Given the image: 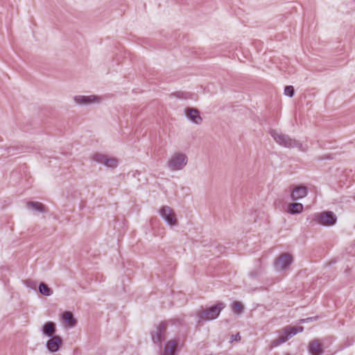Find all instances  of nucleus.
Wrapping results in <instances>:
<instances>
[{"label": "nucleus", "instance_id": "f03ea898", "mask_svg": "<svg viewBox=\"0 0 355 355\" xmlns=\"http://www.w3.org/2000/svg\"><path fill=\"white\" fill-rule=\"evenodd\" d=\"M188 163L187 155L182 152H176L171 155L166 162V166L171 171L182 170Z\"/></svg>", "mask_w": 355, "mask_h": 355}, {"label": "nucleus", "instance_id": "f3484780", "mask_svg": "<svg viewBox=\"0 0 355 355\" xmlns=\"http://www.w3.org/2000/svg\"><path fill=\"white\" fill-rule=\"evenodd\" d=\"M304 206L302 203L292 202L289 203L286 208V211L292 215L299 214L303 211Z\"/></svg>", "mask_w": 355, "mask_h": 355}, {"label": "nucleus", "instance_id": "393cba45", "mask_svg": "<svg viewBox=\"0 0 355 355\" xmlns=\"http://www.w3.org/2000/svg\"><path fill=\"white\" fill-rule=\"evenodd\" d=\"M29 283H31V282H30V281H26V282H25V284H26L27 286H29Z\"/></svg>", "mask_w": 355, "mask_h": 355}, {"label": "nucleus", "instance_id": "f8f14e48", "mask_svg": "<svg viewBox=\"0 0 355 355\" xmlns=\"http://www.w3.org/2000/svg\"><path fill=\"white\" fill-rule=\"evenodd\" d=\"M308 194V189L305 186H295L291 187V198L293 201H297Z\"/></svg>", "mask_w": 355, "mask_h": 355}, {"label": "nucleus", "instance_id": "412c9836", "mask_svg": "<svg viewBox=\"0 0 355 355\" xmlns=\"http://www.w3.org/2000/svg\"><path fill=\"white\" fill-rule=\"evenodd\" d=\"M39 291L44 296H51L53 294V290L46 284L41 283L39 286Z\"/></svg>", "mask_w": 355, "mask_h": 355}, {"label": "nucleus", "instance_id": "f257e3e1", "mask_svg": "<svg viewBox=\"0 0 355 355\" xmlns=\"http://www.w3.org/2000/svg\"><path fill=\"white\" fill-rule=\"evenodd\" d=\"M304 330V327L302 326L298 327H286L282 329L281 331V336L272 341H271L270 344V347L271 349L277 347L282 344L286 343L289 339H291L293 336L296 335L297 333L302 332Z\"/></svg>", "mask_w": 355, "mask_h": 355}, {"label": "nucleus", "instance_id": "4468645a", "mask_svg": "<svg viewBox=\"0 0 355 355\" xmlns=\"http://www.w3.org/2000/svg\"><path fill=\"white\" fill-rule=\"evenodd\" d=\"M178 345V339H171L166 341L164 345L161 355H175Z\"/></svg>", "mask_w": 355, "mask_h": 355}, {"label": "nucleus", "instance_id": "a211bd4d", "mask_svg": "<svg viewBox=\"0 0 355 355\" xmlns=\"http://www.w3.org/2000/svg\"><path fill=\"white\" fill-rule=\"evenodd\" d=\"M42 332L47 336H53L55 333V324L53 322H46L42 327Z\"/></svg>", "mask_w": 355, "mask_h": 355}, {"label": "nucleus", "instance_id": "20e7f679", "mask_svg": "<svg viewBox=\"0 0 355 355\" xmlns=\"http://www.w3.org/2000/svg\"><path fill=\"white\" fill-rule=\"evenodd\" d=\"M270 135L275 141L279 145L286 148H301V144L296 140L291 139L289 136L278 132L272 130L270 131Z\"/></svg>", "mask_w": 355, "mask_h": 355}, {"label": "nucleus", "instance_id": "39448f33", "mask_svg": "<svg viewBox=\"0 0 355 355\" xmlns=\"http://www.w3.org/2000/svg\"><path fill=\"white\" fill-rule=\"evenodd\" d=\"M91 159L96 163L104 164L111 168H115L119 165V159L116 157L104 155L101 153H94L91 155Z\"/></svg>", "mask_w": 355, "mask_h": 355}, {"label": "nucleus", "instance_id": "6e6552de", "mask_svg": "<svg viewBox=\"0 0 355 355\" xmlns=\"http://www.w3.org/2000/svg\"><path fill=\"white\" fill-rule=\"evenodd\" d=\"M314 220L320 225L332 226L336 224L337 218L332 211H323L315 214Z\"/></svg>", "mask_w": 355, "mask_h": 355}, {"label": "nucleus", "instance_id": "7ed1b4c3", "mask_svg": "<svg viewBox=\"0 0 355 355\" xmlns=\"http://www.w3.org/2000/svg\"><path fill=\"white\" fill-rule=\"evenodd\" d=\"M225 307L223 302H218L209 309L201 310L198 312V321H208L218 318L220 311Z\"/></svg>", "mask_w": 355, "mask_h": 355}, {"label": "nucleus", "instance_id": "423d86ee", "mask_svg": "<svg viewBox=\"0 0 355 355\" xmlns=\"http://www.w3.org/2000/svg\"><path fill=\"white\" fill-rule=\"evenodd\" d=\"M293 261V257L288 253L281 254L273 263L274 268L277 272L286 271Z\"/></svg>", "mask_w": 355, "mask_h": 355}, {"label": "nucleus", "instance_id": "6ab92c4d", "mask_svg": "<svg viewBox=\"0 0 355 355\" xmlns=\"http://www.w3.org/2000/svg\"><path fill=\"white\" fill-rule=\"evenodd\" d=\"M26 207L28 209L43 213L45 211L44 206L39 202H28L26 203Z\"/></svg>", "mask_w": 355, "mask_h": 355}, {"label": "nucleus", "instance_id": "9b49d317", "mask_svg": "<svg viewBox=\"0 0 355 355\" xmlns=\"http://www.w3.org/2000/svg\"><path fill=\"white\" fill-rule=\"evenodd\" d=\"M62 345V339L60 336H53L51 337L46 343V349L51 353H55L59 351Z\"/></svg>", "mask_w": 355, "mask_h": 355}, {"label": "nucleus", "instance_id": "5701e85b", "mask_svg": "<svg viewBox=\"0 0 355 355\" xmlns=\"http://www.w3.org/2000/svg\"><path fill=\"white\" fill-rule=\"evenodd\" d=\"M241 340V336H240L239 333L236 334V335L232 336V341H233V340L238 341V340Z\"/></svg>", "mask_w": 355, "mask_h": 355}, {"label": "nucleus", "instance_id": "0eeeda50", "mask_svg": "<svg viewBox=\"0 0 355 355\" xmlns=\"http://www.w3.org/2000/svg\"><path fill=\"white\" fill-rule=\"evenodd\" d=\"M159 214L162 219L171 227L178 225V220L174 210L169 206H163L159 210Z\"/></svg>", "mask_w": 355, "mask_h": 355}, {"label": "nucleus", "instance_id": "9d476101", "mask_svg": "<svg viewBox=\"0 0 355 355\" xmlns=\"http://www.w3.org/2000/svg\"><path fill=\"white\" fill-rule=\"evenodd\" d=\"M168 322L164 321L157 325L151 332L152 340L154 343L160 344L164 337Z\"/></svg>", "mask_w": 355, "mask_h": 355}, {"label": "nucleus", "instance_id": "aec40b11", "mask_svg": "<svg viewBox=\"0 0 355 355\" xmlns=\"http://www.w3.org/2000/svg\"><path fill=\"white\" fill-rule=\"evenodd\" d=\"M231 309L234 313L241 314L244 310V306L241 302L235 301L231 304Z\"/></svg>", "mask_w": 355, "mask_h": 355}, {"label": "nucleus", "instance_id": "4be33fe9", "mask_svg": "<svg viewBox=\"0 0 355 355\" xmlns=\"http://www.w3.org/2000/svg\"><path fill=\"white\" fill-rule=\"evenodd\" d=\"M284 94L289 97H292L294 95V88L293 86H286L284 89Z\"/></svg>", "mask_w": 355, "mask_h": 355}, {"label": "nucleus", "instance_id": "1a4fd4ad", "mask_svg": "<svg viewBox=\"0 0 355 355\" xmlns=\"http://www.w3.org/2000/svg\"><path fill=\"white\" fill-rule=\"evenodd\" d=\"M73 99L76 105L85 106L99 104L102 101V97L96 95H76Z\"/></svg>", "mask_w": 355, "mask_h": 355}, {"label": "nucleus", "instance_id": "dca6fc26", "mask_svg": "<svg viewBox=\"0 0 355 355\" xmlns=\"http://www.w3.org/2000/svg\"><path fill=\"white\" fill-rule=\"evenodd\" d=\"M61 318L65 327L73 328L77 324V320L73 317V313L70 311L63 312L61 315Z\"/></svg>", "mask_w": 355, "mask_h": 355}, {"label": "nucleus", "instance_id": "2eb2a0df", "mask_svg": "<svg viewBox=\"0 0 355 355\" xmlns=\"http://www.w3.org/2000/svg\"><path fill=\"white\" fill-rule=\"evenodd\" d=\"M309 352L311 355H322L324 352L322 343L319 340L310 342Z\"/></svg>", "mask_w": 355, "mask_h": 355}, {"label": "nucleus", "instance_id": "ddd939ff", "mask_svg": "<svg viewBox=\"0 0 355 355\" xmlns=\"http://www.w3.org/2000/svg\"><path fill=\"white\" fill-rule=\"evenodd\" d=\"M184 114L191 122L199 125L202 123V119L199 111L196 108H187L184 110Z\"/></svg>", "mask_w": 355, "mask_h": 355}, {"label": "nucleus", "instance_id": "b1692460", "mask_svg": "<svg viewBox=\"0 0 355 355\" xmlns=\"http://www.w3.org/2000/svg\"><path fill=\"white\" fill-rule=\"evenodd\" d=\"M312 319H313L312 318H306V319H303L300 322H308L309 320H311Z\"/></svg>", "mask_w": 355, "mask_h": 355}]
</instances>
